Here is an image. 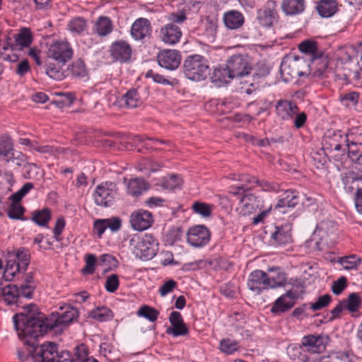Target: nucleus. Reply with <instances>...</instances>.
I'll return each mask as SVG.
<instances>
[{
	"mask_svg": "<svg viewBox=\"0 0 362 362\" xmlns=\"http://www.w3.org/2000/svg\"><path fill=\"white\" fill-rule=\"evenodd\" d=\"M13 322L19 337L29 346V351L35 362H55L59 356L58 345L54 342L38 344V338L44 334H37V329L29 322L23 313L16 314Z\"/></svg>",
	"mask_w": 362,
	"mask_h": 362,
	"instance_id": "obj_1",
	"label": "nucleus"
},
{
	"mask_svg": "<svg viewBox=\"0 0 362 362\" xmlns=\"http://www.w3.org/2000/svg\"><path fill=\"white\" fill-rule=\"evenodd\" d=\"M60 311L52 313L48 317L38 313L37 316L34 314H25L29 322H32L37 331L34 333L37 334H45L49 330H61L64 327L69 325L77 319L79 315L78 310L70 305H65L59 308Z\"/></svg>",
	"mask_w": 362,
	"mask_h": 362,
	"instance_id": "obj_2",
	"label": "nucleus"
},
{
	"mask_svg": "<svg viewBox=\"0 0 362 362\" xmlns=\"http://www.w3.org/2000/svg\"><path fill=\"white\" fill-rule=\"evenodd\" d=\"M271 274H267L262 270H255L250 273L248 281V288L257 293L267 288L281 287L286 284V277L284 272L270 269Z\"/></svg>",
	"mask_w": 362,
	"mask_h": 362,
	"instance_id": "obj_3",
	"label": "nucleus"
},
{
	"mask_svg": "<svg viewBox=\"0 0 362 362\" xmlns=\"http://www.w3.org/2000/svg\"><path fill=\"white\" fill-rule=\"evenodd\" d=\"M158 242L151 235H134L129 240V248L132 253L142 260L153 258L158 251Z\"/></svg>",
	"mask_w": 362,
	"mask_h": 362,
	"instance_id": "obj_4",
	"label": "nucleus"
},
{
	"mask_svg": "<svg viewBox=\"0 0 362 362\" xmlns=\"http://www.w3.org/2000/svg\"><path fill=\"white\" fill-rule=\"evenodd\" d=\"M209 71L208 61L199 54L188 57L184 62V74L192 81L205 79Z\"/></svg>",
	"mask_w": 362,
	"mask_h": 362,
	"instance_id": "obj_5",
	"label": "nucleus"
},
{
	"mask_svg": "<svg viewBox=\"0 0 362 362\" xmlns=\"http://www.w3.org/2000/svg\"><path fill=\"white\" fill-rule=\"evenodd\" d=\"M46 74L52 78L57 81H62L71 75L78 78H83L87 72L83 61L77 60L74 62L71 67L63 69L60 66H56L53 62L46 63Z\"/></svg>",
	"mask_w": 362,
	"mask_h": 362,
	"instance_id": "obj_6",
	"label": "nucleus"
},
{
	"mask_svg": "<svg viewBox=\"0 0 362 362\" xmlns=\"http://www.w3.org/2000/svg\"><path fill=\"white\" fill-rule=\"evenodd\" d=\"M47 59L45 62H51L49 60H54L56 66H60L63 68L65 64L71 60L74 55V51L71 45L66 41H56L52 43L47 52Z\"/></svg>",
	"mask_w": 362,
	"mask_h": 362,
	"instance_id": "obj_7",
	"label": "nucleus"
},
{
	"mask_svg": "<svg viewBox=\"0 0 362 362\" xmlns=\"http://www.w3.org/2000/svg\"><path fill=\"white\" fill-rule=\"evenodd\" d=\"M308 62L303 59H295L289 62H284L280 66V72L285 82L306 76L308 71Z\"/></svg>",
	"mask_w": 362,
	"mask_h": 362,
	"instance_id": "obj_8",
	"label": "nucleus"
},
{
	"mask_svg": "<svg viewBox=\"0 0 362 362\" xmlns=\"http://www.w3.org/2000/svg\"><path fill=\"white\" fill-rule=\"evenodd\" d=\"M232 194L238 197L239 199L237 211L243 216H248L252 213L256 212L257 210H262L263 208V201L259 197L252 194H245L240 192H233Z\"/></svg>",
	"mask_w": 362,
	"mask_h": 362,
	"instance_id": "obj_9",
	"label": "nucleus"
},
{
	"mask_svg": "<svg viewBox=\"0 0 362 362\" xmlns=\"http://www.w3.org/2000/svg\"><path fill=\"white\" fill-rule=\"evenodd\" d=\"M337 231L338 227L334 221L324 220L317 224L313 235L319 238L322 244L330 246L337 240Z\"/></svg>",
	"mask_w": 362,
	"mask_h": 362,
	"instance_id": "obj_10",
	"label": "nucleus"
},
{
	"mask_svg": "<svg viewBox=\"0 0 362 362\" xmlns=\"http://www.w3.org/2000/svg\"><path fill=\"white\" fill-rule=\"evenodd\" d=\"M226 64L235 78L247 76L252 70L251 59L247 55L234 54Z\"/></svg>",
	"mask_w": 362,
	"mask_h": 362,
	"instance_id": "obj_11",
	"label": "nucleus"
},
{
	"mask_svg": "<svg viewBox=\"0 0 362 362\" xmlns=\"http://www.w3.org/2000/svg\"><path fill=\"white\" fill-rule=\"evenodd\" d=\"M209 230L203 225H197L189 228L187 233V243L194 247H202L210 240Z\"/></svg>",
	"mask_w": 362,
	"mask_h": 362,
	"instance_id": "obj_12",
	"label": "nucleus"
},
{
	"mask_svg": "<svg viewBox=\"0 0 362 362\" xmlns=\"http://www.w3.org/2000/svg\"><path fill=\"white\" fill-rule=\"evenodd\" d=\"M218 28V20L214 18L206 16L202 18L196 28L197 34L208 42L215 40Z\"/></svg>",
	"mask_w": 362,
	"mask_h": 362,
	"instance_id": "obj_13",
	"label": "nucleus"
},
{
	"mask_svg": "<svg viewBox=\"0 0 362 362\" xmlns=\"http://www.w3.org/2000/svg\"><path fill=\"white\" fill-rule=\"evenodd\" d=\"M112 183H105L98 185L94 192V199L97 205L110 206L114 202L116 192Z\"/></svg>",
	"mask_w": 362,
	"mask_h": 362,
	"instance_id": "obj_14",
	"label": "nucleus"
},
{
	"mask_svg": "<svg viewBox=\"0 0 362 362\" xmlns=\"http://www.w3.org/2000/svg\"><path fill=\"white\" fill-rule=\"evenodd\" d=\"M308 71L306 76H312L315 78L327 77L328 73L331 71L329 68V59L327 56L324 54L316 58H313L308 63Z\"/></svg>",
	"mask_w": 362,
	"mask_h": 362,
	"instance_id": "obj_15",
	"label": "nucleus"
},
{
	"mask_svg": "<svg viewBox=\"0 0 362 362\" xmlns=\"http://www.w3.org/2000/svg\"><path fill=\"white\" fill-rule=\"evenodd\" d=\"M300 293L296 289L287 291L276 299L271 308V312L274 314L282 313L291 308L295 301L300 298Z\"/></svg>",
	"mask_w": 362,
	"mask_h": 362,
	"instance_id": "obj_16",
	"label": "nucleus"
},
{
	"mask_svg": "<svg viewBox=\"0 0 362 362\" xmlns=\"http://www.w3.org/2000/svg\"><path fill=\"white\" fill-rule=\"evenodd\" d=\"M182 57L179 51L175 49H164L157 56L158 64L166 69L175 70L181 63Z\"/></svg>",
	"mask_w": 362,
	"mask_h": 362,
	"instance_id": "obj_17",
	"label": "nucleus"
},
{
	"mask_svg": "<svg viewBox=\"0 0 362 362\" xmlns=\"http://www.w3.org/2000/svg\"><path fill=\"white\" fill-rule=\"evenodd\" d=\"M110 52L114 61L126 63L131 59L132 49L127 42L118 40L112 44Z\"/></svg>",
	"mask_w": 362,
	"mask_h": 362,
	"instance_id": "obj_18",
	"label": "nucleus"
},
{
	"mask_svg": "<svg viewBox=\"0 0 362 362\" xmlns=\"http://www.w3.org/2000/svg\"><path fill=\"white\" fill-rule=\"evenodd\" d=\"M182 37L180 28L173 23H169L162 26L158 33L159 39L166 45H175Z\"/></svg>",
	"mask_w": 362,
	"mask_h": 362,
	"instance_id": "obj_19",
	"label": "nucleus"
},
{
	"mask_svg": "<svg viewBox=\"0 0 362 362\" xmlns=\"http://www.w3.org/2000/svg\"><path fill=\"white\" fill-rule=\"evenodd\" d=\"M257 19L262 26L266 28L274 26L279 19L277 11L274 8V2L272 1L264 8L259 9L257 11Z\"/></svg>",
	"mask_w": 362,
	"mask_h": 362,
	"instance_id": "obj_20",
	"label": "nucleus"
},
{
	"mask_svg": "<svg viewBox=\"0 0 362 362\" xmlns=\"http://www.w3.org/2000/svg\"><path fill=\"white\" fill-rule=\"evenodd\" d=\"M153 219L151 212L140 209L132 213L130 223L136 230H144L148 228L153 223Z\"/></svg>",
	"mask_w": 362,
	"mask_h": 362,
	"instance_id": "obj_21",
	"label": "nucleus"
},
{
	"mask_svg": "<svg viewBox=\"0 0 362 362\" xmlns=\"http://www.w3.org/2000/svg\"><path fill=\"white\" fill-rule=\"evenodd\" d=\"M323 146L325 148L331 151H340L342 146H345L344 151L346 150V140L345 134L341 131L328 132L323 139Z\"/></svg>",
	"mask_w": 362,
	"mask_h": 362,
	"instance_id": "obj_22",
	"label": "nucleus"
},
{
	"mask_svg": "<svg viewBox=\"0 0 362 362\" xmlns=\"http://www.w3.org/2000/svg\"><path fill=\"white\" fill-rule=\"evenodd\" d=\"M171 327L166 329V333L175 337L185 336L189 333V329L185 324L180 313L173 311L169 317Z\"/></svg>",
	"mask_w": 362,
	"mask_h": 362,
	"instance_id": "obj_23",
	"label": "nucleus"
},
{
	"mask_svg": "<svg viewBox=\"0 0 362 362\" xmlns=\"http://www.w3.org/2000/svg\"><path fill=\"white\" fill-rule=\"evenodd\" d=\"M152 27L150 21L144 18L136 19L131 28V35L136 40H144L151 36Z\"/></svg>",
	"mask_w": 362,
	"mask_h": 362,
	"instance_id": "obj_24",
	"label": "nucleus"
},
{
	"mask_svg": "<svg viewBox=\"0 0 362 362\" xmlns=\"http://www.w3.org/2000/svg\"><path fill=\"white\" fill-rule=\"evenodd\" d=\"M302 346L313 354L322 352L326 347L325 339L320 334H309L304 336L301 340Z\"/></svg>",
	"mask_w": 362,
	"mask_h": 362,
	"instance_id": "obj_25",
	"label": "nucleus"
},
{
	"mask_svg": "<svg viewBox=\"0 0 362 362\" xmlns=\"http://www.w3.org/2000/svg\"><path fill=\"white\" fill-rule=\"evenodd\" d=\"M298 111V106L291 101L281 100L277 102L276 105V112L277 115L283 120H288L294 117Z\"/></svg>",
	"mask_w": 362,
	"mask_h": 362,
	"instance_id": "obj_26",
	"label": "nucleus"
},
{
	"mask_svg": "<svg viewBox=\"0 0 362 362\" xmlns=\"http://www.w3.org/2000/svg\"><path fill=\"white\" fill-rule=\"evenodd\" d=\"M223 20L226 27L230 30H237L245 23L243 14L237 10H230L224 13Z\"/></svg>",
	"mask_w": 362,
	"mask_h": 362,
	"instance_id": "obj_27",
	"label": "nucleus"
},
{
	"mask_svg": "<svg viewBox=\"0 0 362 362\" xmlns=\"http://www.w3.org/2000/svg\"><path fill=\"white\" fill-rule=\"evenodd\" d=\"M21 298L20 290L13 284H6L0 297V302L4 301L9 305H18Z\"/></svg>",
	"mask_w": 362,
	"mask_h": 362,
	"instance_id": "obj_28",
	"label": "nucleus"
},
{
	"mask_svg": "<svg viewBox=\"0 0 362 362\" xmlns=\"http://www.w3.org/2000/svg\"><path fill=\"white\" fill-rule=\"evenodd\" d=\"M229 177L233 180H238L241 182V184L231 189L233 192H240L242 190V193H244L245 191L252 189L258 182V179L250 175L230 174Z\"/></svg>",
	"mask_w": 362,
	"mask_h": 362,
	"instance_id": "obj_29",
	"label": "nucleus"
},
{
	"mask_svg": "<svg viewBox=\"0 0 362 362\" xmlns=\"http://www.w3.org/2000/svg\"><path fill=\"white\" fill-rule=\"evenodd\" d=\"M281 7L286 15L295 16L304 11L305 1V0H283Z\"/></svg>",
	"mask_w": 362,
	"mask_h": 362,
	"instance_id": "obj_30",
	"label": "nucleus"
},
{
	"mask_svg": "<svg viewBox=\"0 0 362 362\" xmlns=\"http://www.w3.org/2000/svg\"><path fill=\"white\" fill-rule=\"evenodd\" d=\"M211 78L213 83L218 86H221L228 83L235 77L226 64L225 66L216 68Z\"/></svg>",
	"mask_w": 362,
	"mask_h": 362,
	"instance_id": "obj_31",
	"label": "nucleus"
},
{
	"mask_svg": "<svg viewBox=\"0 0 362 362\" xmlns=\"http://www.w3.org/2000/svg\"><path fill=\"white\" fill-rule=\"evenodd\" d=\"M298 49L305 54L309 61L323 54V52L319 49L318 45L315 41L306 40L298 45Z\"/></svg>",
	"mask_w": 362,
	"mask_h": 362,
	"instance_id": "obj_32",
	"label": "nucleus"
},
{
	"mask_svg": "<svg viewBox=\"0 0 362 362\" xmlns=\"http://www.w3.org/2000/svg\"><path fill=\"white\" fill-rule=\"evenodd\" d=\"M272 239L279 245H287L292 242L291 226L286 224L276 227V230L272 235Z\"/></svg>",
	"mask_w": 362,
	"mask_h": 362,
	"instance_id": "obj_33",
	"label": "nucleus"
},
{
	"mask_svg": "<svg viewBox=\"0 0 362 362\" xmlns=\"http://www.w3.org/2000/svg\"><path fill=\"white\" fill-rule=\"evenodd\" d=\"M120 102L127 107H137L143 103V100L138 88L129 89L120 99Z\"/></svg>",
	"mask_w": 362,
	"mask_h": 362,
	"instance_id": "obj_34",
	"label": "nucleus"
},
{
	"mask_svg": "<svg viewBox=\"0 0 362 362\" xmlns=\"http://www.w3.org/2000/svg\"><path fill=\"white\" fill-rule=\"evenodd\" d=\"M127 194L132 197H138L147 189V183L142 179L134 178L128 180L124 179Z\"/></svg>",
	"mask_w": 362,
	"mask_h": 362,
	"instance_id": "obj_35",
	"label": "nucleus"
},
{
	"mask_svg": "<svg viewBox=\"0 0 362 362\" xmlns=\"http://www.w3.org/2000/svg\"><path fill=\"white\" fill-rule=\"evenodd\" d=\"M316 9L320 16L331 17L337 11V3L335 0H319L317 2Z\"/></svg>",
	"mask_w": 362,
	"mask_h": 362,
	"instance_id": "obj_36",
	"label": "nucleus"
},
{
	"mask_svg": "<svg viewBox=\"0 0 362 362\" xmlns=\"http://www.w3.org/2000/svg\"><path fill=\"white\" fill-rule=\"evenodd\" d=\"M299 202L300 198L296 192L291 190H286L279 199L275 208L288 207L293 209L298 204Z\"/></svg>",
	"mask_w": 362,
	"mask_h": 362,
	"instance_id": "obj_37",
	"label": "nucleus"
},
{
	"mask_svg": "<svg viewBox=\"0 0 362 362\" xmlns=\"http://www.w3.org/2000/svg\"><path fill=\"white\" fill-rule=\"evenodd\" d=\"M13 145L11 138L1 136L0 138V159L9 162L13 157Z\"/></svg>",
	"mask_w": 362,
	"mask_h": 362,
	"instance_id": "obj_38",
	"label": "nucleus"
},
{
	"mask_svg": "<svg viewBox=\"0 0 362 362\" xmlns=\"http://www.w3.org/2000/svg\"><path fill=\"white\" fill-rule=\"evenodd\" d=\"M88 316L99 322H105L111 320L114 317V313L108 307L102 305L92 310Z\"/></svg>",
	"mask_w": 362,
	"mask_h": 362,
	"instance_id": "obj_39",
	"label": "nucleus"
},
{
	"mask_svg": "<svg viewBox=\"0 0 362 362\" xmlns=\"http://www.w3.org/2000/svg\"><path fill=\"white\" fill-rule=\"evenodd\" d=\"M287 354L291 360L300 362H311L305 351L300 345L291 344L287 348Z\"/></svg>",
	"mask_w": 362,
	"mask_h": 362,
	"instance_id": "obj_40",
	"label": "nucleus"
},
{
	"mask_svg": "<svg viewBox=\"0 0 362 362\" xmlns=\"http://www.w3.org/2000/svg\"><path fill=\"white\" fill-rule=\"evenodd\" d=\"M95 32L100 36H106L112 30V21L110 18L100 16L95 25Z\"/></svg>",
	"mask_w": 362,
	"mask_h": 362,
	"instance_id": "obj_41",
	"label": "nucleus"
},
{
	"mask_svg": "<svg viewBox=\"0 0 362 362\" xmlns=\"http://www.w3.org/2000/svg\"><path fill=\"white\" fill-rule=\"evenodd\" d=\"M346 148L362 144V129L352 128L346 134Z\"/></svg>",
	"mask_w": 362,
	"mask_h": 362,
	"instance_id": "obj_42",
	"label": "nucleus"
},
{
	"mask_svg": "<svg viewBox=\"0 0 362 362\" xmlns=\"http://www.w3.org/2000/svg\"><path fill=\"white\" fill-rule=\"evenodd\" d=\"M51 219V211L48 208L33 212L32 221L42 227H47Z\"/></svg>",
	"mask_w": 362,
	"mask_h": 362,
	"instance_id": "obj_43",
	"label": "nucleus"
},
{
	"mask_svg": "<svg viewBox=\"0 0 362 362\" xmlns=\"http://www.w3.org/2000/svg\"><path fill=\"white\" fill-rule=\"evenodd\" d=\"M67 27L71 33L82 35L87 30V22L83 18L75 17L69 21Z\"/></svg>",
	"mask_w": 362,
	"mask_h": 362,
	"instance_id": "obj_44",
	"label": "nucleus"
},
{
	"mask_svg": "<svg viewBox=\"0 0 362 362\" xmlns=\"http://www.w3.org/2000/svg\"><path fill=\"white\" fill-rule=\"evenodd\" d=\"M346 309L350 313L358 311L361 307L362 300L357 293H351L346 299L342 300Z\"/></svg>",
	"mask_w": 362,
	"mask_h": 362,
	"instance_id": "obj_45",
	"label": "nucleus"
},
{
	"mask_svg": "<svg viewBox=\"0 0 362 362\" xmlns=\"http://www.w3.org/2000/svg\"><path fill=\"white\" fill-rule=\"evenodd\" d=\"M74 362H90L93 358L89 356V350L86 345L81 344L76 346L71 354Z\"/></svg>",
	"mask_w": 362,
	"mask_h": 362,
	"instance_id": "obj_46",
	"label": "nucleus"
},
{
	"mask_svg": "<svg viewBox=\"0 0 362 362\" xmlns=\"http://www.w3.org/2000/svg\"><path fill=\"white\" fill-rule=\"evenodd\" d=\"M136 141L144 144L147 149L153 150H162L160 146L163 144H168L169 141L160 140L150 137H144L143 136L137 135L136 136Z\"/></svg>",
	"mask_w": 362,
	"mask_h": 362,
	"instance_id": "obj_47",
	"label": "nucleus"
},
{
	"mask_svg": "<svg viewBox=\"0 0 362 362\" xmlns=\"http://www.w3.org/2000/svg\"><path fill=\"white\" fill-rule=\"evenodd\" d=\"M353 357L349 351H338L323 357L320 362H354Z\"/></svg>",
	"mask_w": 362,
	"mask_h": 362,
	"instance_id": "obj_48",
	"label": "nucleus"
},
{
	"mask_svg": "<svg viewBox=\"0 0 362 362\" xmlns=\"http://www.w3.org/2000/svg\"><path fill=\"white\" fill-rule=\"evenodd\" d=\"M15 40L17 45L26 47L33 42V35L31 30L28 28H23L16 35Z\"/></svg>",
	"mask_w": 362,
	"mask_h": 362,
	"instance_id": "obj_49",
	"label": "nucleus"
},
{
	"mask_svg": "<svg viewBox=\"0 0 362 362\" xmlns=\"http://www.w3.org/2000/svg\"><path fill=\"white\" fill-rule=\"evenodd\" d=\"M16 259H9L5 267L4 277L6 281H11L17 272H23Z\"/></svg>",
	"mask_w": 362,
	"mask_h": 362,
	"instance_id": "obj_50",
	"label": "nucleus"
},
{
	"mask_svg": "<svg viewBox=\"0 0 362 362\" xmlns=\"http://www.w3.org/2000/svg\"><path fill=\"white\" fill-rule=\"evenodd\" d=\"M349 158L358 166V169L362 172V144L353 146L346 148Z\"/></svg>",
	"mask_w": 362,
	"mask_h": 362,
	"instance_id": "obj_51",
	"label": "nucleus"
},
{
	"mask_svg": "<svg viewBox=\"0 0 362 362\" xmlns=\"http://www.w3.org/2000/svg\"><path fill=\"white\" fill-rule=\"evenodd\" d=\"M359 100V93L356 91H350L342 93L339 96L340 103L345 107L351 108L355 107Z\"/></svg>",
	"mask_w": 362,
	"mask_h": 362,
	"instance_id": "obj_52",
	"label": "nucleus"
},
{
	"mask_svg": "<svg viewBox=\"0 0 362 362\" xmlns=\"http://www.w3.org/2000/svg\"><path fill=\"white\" fill-rule=\"evenodd\" d=\"M339 262L346 270L356 269L361 264V259L356 255L341 257Z\"/></svg>",
	"mask_w": 362,
	"mask_h": 362,
	"instance_id": "obj_53",
	"label": "nucleus"
},
{
	"mask_svg": "<svg viewBox=\"0 0 362 362\" xmlns=\"http://www.w3.org/2000/svg\"><path fill=\"white\" fill-rule=\"evenodd\" d=\"M183 233V229L180 226L170 228L165 235V244L168 245H174L176 242L181 240Z\"/></svg>",
	"mask_w": 362,
	"mask_h": 362,
	"instance_id": "obj_54",
	"label": "nucleus"
},
{
	"mask_svg": "<svg viewBox=\"0 0 362 362\" xmlns=\"http://www.w3.org/2000/svg\"><path fill=\"white\" fill-rule=\"evenodd\" d=\"M17 263L21 267L22 271H25L30 263V252L28 249L20 248L18 250L15 258Z\"/></svg>",
	"mask_w": 362,
	"mask_h": 362,
	"instance_id": "obj_55",
	"label": "nucleus"
},
{
	"mask_svg": "<svg viewBox=\"0 0 362 362\" xmlns=\"http://www.w3.org/2000/svg\"><path fill=\"white\" fill-rule=\"evenodd\" d=\"M137 315L146 318L151 322H155L158 317L159 312L151 306L143 305L137 311Z\"/></svg>",
	"mask_w": 362,
	"mask_h": 362,
	"instance_id": "obj_56",
	"label": "nucleus"
},
{
	"mask_svg": "<svg viewBox=\"0 0 362 362\" xmlns=\"http://www.w3.org/2000/svg\"><path fill=\"white\" fill-rule=\"evenodd\" d=\"M239 344L235 340H231L228 338L223 339L220 341V350L226 354H232L239 349Z\"/></svg>",
	"mask_w": 362,
	"mask_h": 362,
	"instance_id": "obj_57",
	"label": "nucleus"
},
{
	"mask_svg": "<svg viewBox=\"0 0 362 362\" xmlns=\"http://www.w3.org/2000/svg\"><path fill=\"white\" fill-rule=\"evenodd\" d=\"M25 209L20 202L12 201L8 209V216L12 219H22Z\"/></svg>",
	"mask_w": 362,
	"mask_h": 362,
	"instance_id": "obj_58",
	"label": "nucleus"
},
{
	"mask_svg": "<svg viewBox=\"0 0 362 362\" xmlns=\"http://www.w3.org/2000/svg\"><path fill=\"white\" fill-rule=\"evenodd\" d=\"M214 208V206L212 204L198 202H194L192 206L194 211L204 217L210 216Z\"/></svg>",
	"mask_w": 362,
	"mask_h": 362,
	"instance_id": "obj_59",
	"label": "nucleus"
},
{
	"mask_svg": "<svg viewBox=\"0 0 362 362\" xmlns=\"http://www.w3.org/2000/svg\"><path fill=\"white\" fill-rule=\"evenodd\" d=\"M86 266L83 269V272L87 274H92L95 270V266L98 265V262L95 255L86 254L85 256Z\"/></svg>",
	"mask_w": 362,
	"mask_h": 362,
	"instance_id": "obj_60",
	"label": "nucleus"
},
{
	"mask_svg": "<svg viewBox=\"0 0 362 362\" xmlns=\"http://www.w3.org/2000/svg\"><path fill=\"white\" fill-rule=\"evenodd\" d=\"M332 301V296L329 294H325L319 296L317 300L310 303V308L313 311L322 310L327 307Z\"/></svg>",
	"mask_w": 362,
	"mask_h": 362,
	"instance_id": "obj_61",
	"label": "nucleus"
},
{
	"mask_svg": "<svg viewBox=\"0 0 362 362\" xmlns=\"http://www.w3.org/2000/svg\"><path fill=\"white\" fill-rule=\"evenodd\" d=\"M100 354L108 361H114L116 359L115 349L109 343L103 342L100 346Z\"/></svg>",
	"mask_w": 362,
	"mask_h": 362,
	"instance_id": "obj_62",
	"label": "nucleus"
},
{
	"mask_svg": "<svg viewBox=\"0 0 362 362\" xmlns=\"http://www.w3.org/2000/svg\"><path fill=\"white\" fill-rule=\"evenodd\" d=\"M33 187L34 185L31 182L25 183L18 191L11 196V200L14 202H21V199L33 188Z\"/></svg>",
	"mask_w": 362,
	"mask_h": 362,
	"instance_id": "obj_63",
	"label": "nucleus"
},
{
	"mask_svg": "<svg viewBox=\"0 0 362 362\" xmlns=\"http://www.w3.org/2000/svg\"><path fill=\"white\" fill-rule=\"evenodd\" d=\"M119 285V277L117 274H111L106 279L105 288L107 292H115Z\"/></svg>",
	"mask_w": 362,
	"mask_h": 362,
	"instance_id": "obj_64",
	"label": "nucleus"
}]
</instances>
